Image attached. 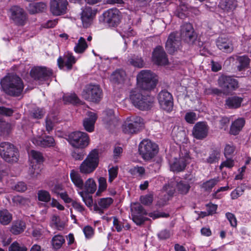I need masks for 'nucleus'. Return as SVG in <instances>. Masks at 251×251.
I'll use <instances>...</instances> for the list:
<instances>
[{
    "instance_id": "1",
    "label": "nucleus",
    "mask_w": 251,
    "mask_h": 251,
    "mask_svg": "<svg viewBox=\"0 0 251 251\" xmlns=\"http://www.w3.org/2000/svg\"><path fill=\"white\" fill-rule=\"evenodd\" d=\"M3 91L8 96L19 97L23 95L25 87L22 79L15 74H8L0 81Z\"/></svg>"
},
{
    "instance_id": "2",
    "label": "nucleus",
    "mask_w": 251,
    "mask_h": 251,
    "mask_svg": "<svg viewBox=\"0 0 251 251\" xmlns=\"http://www.w3.org/2000/svg\"><path fill=\"white\" fill-rule=\"evenodd\" d=\"M129 99L133 105L141 110L150 109L153 102V99L149 95L144 94L142 90L138 88L130 91Z\"/></svg>"
},
{
    "instance_id": "3",
    "label": "nucleus",
    "mask_w": 251,
    "mask_h": 251,
    "mask_svg": "<svg viewBox=\"0 0 251 251\" xmlns=\"http://www.w3.org/2000/svg\"><path fill=\"white\" fill-rule=\"evenodd\" d=\"M138 87L142 90L150 91L156 87L157 76L150 70H142L137 75Z\"/></svg>"
},
{
    "instance_id": "4",
    "label": "nucleus",
    "mask_w": 251,
    "mask_h": 251,
    "mask_svg": "<svg viewBox=\"0 0 251 251\" xmlns=\"http://www.w3.org/2000/svg\"><path fill=\"white\" fill-rule=\"evenodd\" d=\"M190 160L189 151L184 148H180L178 156L170 161V170L176 173L183 171L187 165L190 163Z\"/></svg>"
},
{
    "instance_id": "5",
    "label": "nucleus",
    "mask_w": 251,
    "mask_h": 251,
    "mask_svg": "<svg viewBox=\"0 0 251 251\" xmlns=\"http://www.w3.org/2000/svg\"><path fill=\"white\" fill-rule=\"evenodd\" d=\"M99 163L98 151L94 149L87 155L85 159L79 166V171L85 175L93 173L98 167Z\"/></svg>"
},
{
    "instance_id": "6",
    "label": "nucleus",
    "mask_w": 251,
    "mask_h": 251,
    "mask_svg": "<svg viewBox=\"0 0 251 251\" xmlns=\"http://www.w3.org/2000/svg\"><path fill=\"white\" fill-rule=\"evenodd\" d=\"M0 156L8 162H16L18 160V149L8 142L0 144Z\"/></svg>"
},
{
    "instance_id": "7",
    "label": "nucleus",
    "mask_w": 251,
    "mask_h": 251,
    "mask_svg": "<svg viewBox=\"0 0 251 251\" xmlns=\"http://www.w3.org/2000/svg\"><path fill=\"white\" fill-rule=\"evenodd\" d=\"M139 151L144 160H149L157 153L158 147L156 144L150 140H144L139 145Z\"/></svg>"
},
{
    "instance_id": "8",
    "label": "nucleus",
    "mask_w": 251,
    "mask_h": 251,
    "mask_svg": "<svg viewBox=\"0 0 251 251\" xmlns=\"http://www.w3.org/2000/svg\"><path fill=\"white\" fill-rule=\"evenodd\" d=\"M82 96L87 100L98 103L102 97V91L98 85L89 84L83 89Z\"/></svg>"
},
{
    "instance_id": "9",
    "label": "nucleus",
    "mask_w": 251,
    "mask_h": 251,
    "mask_svg": "<svg viewBox=\"0 0 251 251\" xmlns=\"http://www.w3.org/2000/svg\"><path fill=\"white\" fill-rule=\"evenodd\" d=\"M68 142L74 147L84 148L88 146L89 138L86 133L81 131H75L69 134Z\"/></svg>"
},
{
    "instance_id": "10",
    "label": "nucleus",
    "mask_w": 251,
    "mask_h": 251,
    "mask_svg": "<svg viewBox=\"0 0 251 251\" xmlns=\"http://www.w3.org/2000/svg\"><path fill=\"white\" fill-rule=\"evenodd\" d=\"M143 119L135 116L127 118V122L122 126L123 131L126 134H134L139 132L143 128Z\"/></svg>"
},
{
    "instance_id": "11",
    "label": "nucleus",
    "mask_w": 251,
    "mask_h": 251,
    "mask_svg": "<svg viewBox=\"0 0 251 251\" xmlns=\"http://www.w3.org/2000/svg\"><path fill=\"white\" fill-rule=\"evenodd\" d=\"M103 21L110 27L117 26L122 18L121 12L117 8H112L105 11L103 14Z\"/></svg>"
},
{
    "instance_id": "12",
    "label": "nucleus",
    "mask_w": 251,
    "mask_h": 251,
    "mask_svg": "<svg viewBox=\"0 0 251 251\" xmlns=\"http://www.w3.org/2000/svg\"><path fill=\"white\" fill-rule=\"evenodd\" d=\"M180 36L181 39L189 45L195 43L197 39V34L195 31L192 25L184 23L180 27Z\"/></svg>"
},
{
    "instance_id": "13",
    "label": "nucleus",
    "mask_w": 251,
    "mask_h": 251,
    "mask_svg": "<svg viewBox=\"0 0 251 251\" xmlns=\"http://www.w3.org/2000/svg\"><path fill=\"white\" fill-rule=\"evenodd\" d=\"M31 76L39 82L49 80L52 75V70L46 67H35L31 69Z\"/></svg>"
},
{
    "instance_id": "14",
    "label": "nucleus",
    "mask_w": 251,
    "mask_h": 251,
    "mask_svg": "<svg viewBox=\"0 0 251 251\" xmlns=\"http://www.w3.org/2000/svg\"><path fill=\"white\" fill-rule=\"evenodd\" d=\"M181 46V38L179 34L176 32L170 34L166 41L165 48L170 54H173L180 49Z\"/></svg>"
},
{
    "instance_id": "15",
    "label": "nucleus",
    "mask_w": 251,
    "mask_h": 251,
    "mask_svg": "<svg viewBox=\"0 0 251 251\" xmlns=\"http://www.w3.org/2000/svg\"><path fill=\"white\" fill-rule=\"evenodd\" d=\"M219 86L223 89V94H231L235 89V80L230 76L222 75L218 80Z\"/></svg>"
},
{
    "instance_id": "16",
    "label": "nucleus",
    "mask_w": 251,
    "mask_h": 251,
    "mask_svg": "<svg viewBox=\"0 0 251 251\" xmlns=\"http://www.w3.org/2000/svg\"><path fill=\"white\" fill-rule=\"evenodd\" d=\"M158 100L161 107L169 112L173 107V99L171 93L166 90H162L158 94Z\"/></svg>"
},
{
    "instance_id": "17",
    "label": "nucleus",
    "mask_w": 251,
    "mask_h": 251,
    "mask_svg": "<svg viewBox=\"0 0 251 251\" xmlns=\"http://www.w3.org/2000/svg\"><path fill=\"white\" fill-rule=\"evenodd\" d=\"M11 19L17 25H24L26 20V14L24 10L16 5L13 6L10 9Z\"/></svg>"
},
{
    "instance_id": "18",
    "label": "nucleus",
    "mask_w": 251,
    "mask_h": 251,
    "mask_svg": "<svg viewBox=\"0 0 251 251\" xmlns=\"http://www.w3.org/2000/svg\"><path fill=\"white\" fill-rule=\"evenodd\" d=\"M209 126L204 122L197 123L192 129L193 137L198 140H203L205 138L208 133Z\"/></svg>"
},
{
    "instance_id": "19",
    "label": "nucleus",
    "mask_w": 251,
    "mask_h": 251,
    "mask_svg": "<svg viewBox=\"0 0 251 251\" xmlns=\"http://www.w3.org/2000/svg\"><path fill=\"white\" fill-rule=\"evenodd\" d=\"M68 2L67 0H51L50 11L53 15L59 16L66 12Z\"/></svg>"
},
{
    "instance_id": "20",
    "label": "nucleus",
    "mask_w": 251,
    "mask_h": 251,
    "mask_svg": "<svg viewBox=\"0 0 251 251\" xmlns=\"http://www.w3.org/2000/svg\"><path fill=\"white\" fill-rule=\"evenodd\" d=\"M152 60L157 65L164 66L168 64L169 60L163 48L161 46L155 48L152 52Z\"/></svg>"
},
{
    "instance_id": "21",
    "label": "nucleus",
    "mask_w": 251,
    "mask_h": 251,
    "mask_svg": "<svg viewBox=\"0 0 251 251\" xmlns=\"http://www.w3.org/2000/svg\"><path fill=\"white\" fill-rule=\"evenodd\" d=\"M32 141L35 145L43 148L53 147L55 145L54 139L50 136L35 137L32 139Z\"/></svg>"
},
{
    "instance_id": "22",
    "label": "nucleus",
    "mask_w": 251,
    "mask_h": 251,
    "mask_svg": "<svg viewBox=\"0 0 251 251\" xmlns=\"http://www.w3.org/2000/svg\"><path fill=\"white\" fill-rule=\"evenodd\" d=\"M87 116L88 117L85 118L83 121V126L85 130L91 132L94 130L97 116L96 113L92 112H88Z\"/></svg>"
},
{
    "instance_id": "23",
    "label": "nucleus",
    "mask_w": 251,
    "mask_h": 251,
    "mask_svg": "<svg viewBox=\"0 0 251 251\" xmlns=\"http://www.w3.org/2000/svg\"><path fill=\"white\" fill-rule=\"evenodd\" d=\"M113 202V200L111 198L100 199L98 201V204H94V209L95 211L102 214L104 213L103 210L108 208Z\"/></svg>"
},
{
    "instance_id": "24",
    "label": "nucleus",
    "mask_w": 251,
    "mask_h": 251,
    "mask_svg": "<svg viewBox=\"0 0 251 251\" xmlns=\"http://www.w3.org/2000/svg\"><path fill=\"white\" fill-rule=\"evenodd\" d=\"M75 62V59L74 56L68 53L66 55L64 59L61 57H59L57 60L58 67L60 69H62L64 65L66 66L68 70H71L72 68L73 64Z\"/></svg>"
},
{
    "instance_id": "25",
    "label": "nucleus",
    "mask_w": 251,
    "mask_h": 251,
    "mask_svg": "<svg viewBox=\"0 0 251 251\" xmlns=\"http://www.w3.org/2000/svg\"><path fill=\"white\" fill-rule=\"evenodd\" d=\"M236 61L238 63L237 68L239 72L244 73L249 67L251 60L247 56H239L236 58Z\"/></svg>"
},
{
    "instance_id": "26",
    "label": "nucleus",
    "mask_w": 251,
    "mask_h": 251,
    "mask_svg": "<svg viewBox=\"0 0 251 251\" xmlns=\"http://www.w3.org/2000/svg\"><path fill=\"white\" fill-rule=\"evenodd\" d=\"M70 177L75 185L79 189H83L84 182L80 174L73 170L70 173Z\"/></svg>"
},
{
    "instance_id": "27",
    "label": "nucleus",
    "mask_w": 251,
    "mask_h": 251,
    "mask_svg": "<svg viewBox=\"0 0 251 251\" xmlns=\"http://www.w3.org/2000/svg\"><path fill=\"white\" fill-rule=\"evenodd\" d=\"M47 8V5L44 2H37L30 3L28 7V11L31 14L43 12Z\"/></svg>"
},
{
    "instance_id": "28",
    "label": "nucleus",
    "mask_w": 251,
    "mask_h": 251,
    "mask_svg": "<svg viewBox=\"0 0 251 251\" xmlns=\"http://www.w3.org/2000/svg\"><path fill=\"white\" fill-rule=\"evenodd\" d=\"M105 117L103 118V122L109 126H115L117 122V119L114 115L113 109H108L105 111Z\"/></svg>"
},
{
    "instance_id": "29",
    "label": "nucleus",
    "mask_w": 251,
    "mask_h": 251,
    "mask_svg": "<svg viewBox=\"0 0 251 251\" xmlns=\"http://www.w3.org/2000/svg\"><path fill=\"white\" fill-rule=\"evenodd\" d=\"M218 48L223 51L230 52L233 50L232 46L226 39L219 38L216 42Z\"/></svg>"
},
{
    "instance_id": "30",
    "label": "nucleus",
    "mask_w": 251,
    "mask_h": 251,
    "mask_svg": "<svg viewBox=\"0 0 251 251\" xmlns=\"http://www.w3.org/2000/svg\"><path fill=\"white\" fill-rule=\"evenodd\" d=\"M26 225L22 221H17L13 223L11 227L10 231L14 235H18L25 230Z\"/></svg>"
},
{
    "instance_id": "31",
    "label": "nucleus",
    "mask_w": 251,
    "mask_h": 251,
    "mask_svg": "<svg viewBox=\"0 0 251 251\" xmlns=\"http://www.w3.org/2000/svg\"><path fill=\"white\" fill-rule=\"evenodd\" d=\"M126 76V74L125 71L122 69H118L112 74L111 78L113 81L120 83L124 81Z\"/></svg>"
},
{
    "instance_id": "32",
    "label": "nucleus",
    "mask_w": 251,
    "mask_h": 251,
    "mask_svg": "<svg viewBox=\"0 0 251 251\" xmlns=\"http://www.w3.org/2000/svg\"><path fill=\"white\" fill-rule=\"evenodd\" d=\"M12 220V216L6 209L0 210V223L3 225H8Z\"/></svg>"
},
{
    "instance_id": "33",
    "label": "nucleus",
    "mask_w": 251,
    "mask_h": 251,
    "mask_svg": "<svg viewBox=\"0 0 251 251\" xmlns=\"http://www.w3.org/2000/svg\"><path fill=\"white\" fill-rule=\"evenodd\" d=\"M83 189L89 194L94 193L97 189V184L95 180L92 178L88 179L84 183Z\"/></svg>"
},
{
    "instance_id": "34",
    "label": "nucleus",
    "mask_w": 251,
    "mask_h": 251,
    "mask_svg": "<svg viewBox=\"0 0 251 251\" xmlns=\"http://www.w3.org/2000/svg\"><path fill=\"white\" fill-rule=\"evenodd\" d=\"M45 114V112L43 108L36 107L30 111L29 116L32 119H40L44 117Z\"/></svg>"
},
{
    "instance_id": "35",
    "label": "nucleus",
    "mask_w": 251,
    "mask_h": 251,
    "mask_svg": "<svg viewBox=\"0 0 251 251\" xmlns=\"http://www.w3.org/2000/svg\"><path fill=\"white\" fill-rule=\"evenodd\" d=\"M87 47L88 45L85 39L83 37H81L79 39L78 43L74 48V50L76 53H81L86 50Z\"/></svg>"
},
{
    "instance_id": "36",
    "label": "nucleus",
    "mask_w": 251,
    "mask_h": 251,
    "mask_svg": "<svg viewBox=\"0 0 251 251\" xmlns=\"http://www.w3.org/2000/svg\"><path fill=\"white\" fill-rule=\"evenodd\" d=\"M128 62L130 65L140 68L143 67L144 66L143 59L141 57L135 55L129 58Z\"/></svg>"
},
{
    "instance_id": "37",
    "label": "nucleus",
    "mask_w": 251,
    "mask_h": 251,
    "mask_svg": "<svg viewBox=\"0 0 251 251\" xmlns=\"http://www.w3.org/2000/svg\"><path fill=\"white\" fill-rule=\"evenodd\" d=\"M176 188L179 193L182 195H185L189 192L190 186L188 182L180 181L177 183Z\"/></svg>"
},
{
    "instance_id": "38",
    "label": "nucleus",
    "mask_w": 251,
    "mask_h": 251,
    "mask_svg": "<svg viewBox=\"0 0 251 251\" xmlns=\"http://www.w3.org/2000/svg\"><path fill=\"white\" fill-rule=\"evenodd\" d=\"M64 242L65 239L60 235L54 236L51 240L52 247L55 250L60 249Z\"/></svg>"
},
{
    "instance_id": "39",
    "label": "nucleus",
    "mask_w": 251,
    "mask_h": 251,
    "mask_svg": "<svg viewBox=\"0 0 251 251\" xmlns=\"http://www.w3.org/2000/svg\"><path fill=\"white\" fill-rule=\"evenodd\" d=\"M11 128L10 124L5 122L0 123V135L7 136L11 132Z\"/></svg>"
},
{
    "instance_id": "40",
    "label": "nucleus",
    "mask_w": 251,
    "mask_h": 251,
    "mask_svg": "<svg viewBox=\"0 0 251 251\" xmlns=\"http://www.w3.org/2000/svg\"><path fill=\"white\" fill-rule=\"evenodd\" d=\"M134 204L135 206H132L131 208L132 214H135L138 215H148V213L140 204L134 203Z\"/></svg>"
},
{
    "instance_id": "41",
    "label": "nucleus",
    "mask_w": 251,
    "mask_h": 251,
    "mask_svg": "<svg viewBox=\"0 0 251 251\" xmlns=\"http://www.w3.org/2000/svg\"><path fill=\"white\" fill-rule=\"evenodd\" d=\"M37 195L38 200L40 201L47 202L51 200V196L47 191L44 190H39L38 192Z\"/></svg>"
},
{
    "instance_id": "42",
    "label": "nucleus",
    "mask_w": 251,
    "mask_h": 251,
    "mask_svg": "<svg viewBox=\"0 0 251 251\" xmlns=\"http://www.w3.org/2000/svg\"><path fill=\"white\" fill-rule=\"evenodd\" d=\"M64 103L67 104L68 103L72 104L79 103L80 101L76 94H73L70 95L64 96L63 98Z\"/></svg>"
},
{
    "instance_id": "43",
    "label": "nucleus",
    "mask_w": 251,
    "mask_h": 251,
    "mask_svg": "<svg viewBox=\"0 0 251 251\" xmlns=\"http://www.w3.org/2000/svg\"><path fill=\"white\" fill-rule=\"evenodd\" d=\"M50 225L52 227L61 230L63 228L64 225L60 223V219L59 216L53 215L51 217Z\"/></svg>"
},
{
    "instance_id": "44",
    "label": "nucleus",
    "mask_w": 251,
    "mask_h": 251,
    "mask_svg": "<svg viewBox=\"0 0 251 251\" xmlns=\"http://www.w3.org/2000/svg\"><path fill=\"white\" fill-rule=\"evenodd\" d=\"M233 0H221L219 6L223 10H229L234 7Z\"/></svg>"
},
{
    "instance_id": "45",
    "label": "nucleus",
    "mask_w": 251,
    "mask_h": 251,
    "mask_svg": "<svg viewBox=\"0 0 251 251\" xmlns=\"http://www.w3.org/2000/svg\"><path fill=\"white\" fill-rule=\"evenodd\" d=\"M99 189L96 193V195L99 196L100 193L104 191L107 187L106 180L103 177H100L99 179Z\"/></svg>"
},
{
    "instance_id": "46",
    "label": "nucleus",
    "mask_w": 251,
    "mask_h": 251,
    "mask_svg": "<svg viewBox=\"0 0 251 251\" xmlns=\"http://www.w3.org/2000/svg\"><path fill=\"white\" fill-rule=\"evenodd\" d=\"M131 216L133 221L138 226L143 225L145 221L149 220L148 218L144 217L142 215L132 214Z\"/></svg>"
},
{
    "instance_id": "47",
    "label": "nucleus",
    "mask_w": 251,
    "mask_h": 251,
    "mask_svg": "<svg viewBox=\"0 0 251 251\" xmlns=\"http://www.w3.org/2000/svg\"><path fill=\"white\" fill-rule=\"evenodd\" d=\"M220 158V152L217 150L212 151L209 157L206 159V162L212 164L217 161Z\"/></svg>"
},
{
    "instance_id": "48",
    "label": "nucleus",
    "mask_w": 251,
    "mask_h": 251,
    "mask_svg": "<svg viewBox=\"0 0 251 251\" xmlns=\"http://www.w3.org/2000/svg\"><path fill=\"white\" fill-rule=\"evenodd\" d=\"M27 248L24 245L21 246L19 243L15 241L9 247V251H26Z\"/></svg>"
},
{
    "instance_id": "49",
    "label": "nucleus",
    "mask_w": 251,
    "mask_h": 251,
    "mask_svg": "<svg viewBox=\"0 0 251 251\" xmlns=\"http://www.w3.org/2000/svg\"><path fill=\"white\" fill-rule=\"evenodd\" d=\"M40 172L38 165H34L29 168L28 174L32 178H36L40 175Z\"/></svg>"
},
{
    "instance_id": "50",
    "label": "nucleus",
    "mask_w": 251,
    "mask_h": 251,
    "mask_svg": "<svg viewBox=\"0 0 251 251\" xmlns=\"http://www.w3.org/2000/svg\"><path fill=\"white\" fill-rule=\"evenodd\" d=\"M218 180L217 178L210 179L202 184V187L205 191H209L217 183Z\"/></svg>"
},
{
    "instance_id": "51",
    "label": "nucleus",
    "mask_w": 251,
    "mask_h": 251,
    "mask_svg": "<svg viewBox=\"0 0 251 251\" xmlns=\"http://www.w3.org/2000/svg\"><path fill=\"white\" fill-rule=\"evenodd\" d=\"M96 12L97 11L95 9H92L91 7L86 6L82 12L81 16L94 18Z\"/></svg>"
},
{
    "instance_id": "52",
    "label": "nucleus",
    "mask_w": 251,
    "mask_h": 251,
    "mask_svg": "<svg viewBox=\"0 0 251 251\" xmlns=\"http://www.w3.org/2000/svg\"><path fill=\"white\" fill-rule=\"evenodd\" d=\"M129 172L132 175L138 174L139 176H142L145 174V170L143 167L137 166L130 169Z\"/></svg>"
},
{
    "instance_id": "53",
    "label": "nucleus",
    "mask_w": 251,
    "mask_h": 251,
    "mask_svg": "<svg viewBox=\"0 0 251 251\" xmlns=\"http://www.w3.org/2000/svg\"><path fill=\"white\" fill-rule=\"evenodd\" d=\"M30 155L38 163H42L44 161V157L42 153L39 151L32 150L30 151Z\"/></svg>"
},
{
    "instance_id": "54",
    "label": "nucleus",
    "mask_w": 251,
    "mask_h": 251,
    "mask_svg": "<svg viewBox=\"0 0 251 251\" xmlns=\"http://www.w3.org/2000/svg\"><path fill=\"white\" fill-rule=\"evenodd\" d=\"M118 173V167L117 166L113 167L108 170L109 178L108 181L112 182L113 180L117 177Z\"/></svg>"
},
{
    "instance_id": "55",
    "label": "nucleus",
    "mask_w": 251,
    "mask_h": 251,
    "mask_svg": "<svg viewBox=\"0 0 251 251\" xmlns=\"http://www.w3.org/2000/svg\"><path fill=\"white\" fill-rule=\"evenodd\" d=\"M141 203L145 205L151 204L153 201V195L151 194L141 196L140 198Z\"/></svg>"
},
{
    "instance_id": "56",
    "label": "nucleus",
    "mask_w": 251,
    "mask_h": 251,
    "mask_svg": "<svg viewBox=\"0 0 251 251\" xmlns=\"http://www.w3.org/2000/svg\"><path fill=\"white\" fill-rule=\"evenodd\" d=\"M12 201L16 205H24L27 203V199L18 195L13 197Z\"/></svg>"
},
{
    "instance_id": "57",
    "label": "nucleus",
    "mask_w": 251,
    "mask_h": 251,
    "mask_svg": "<svg viewBox=\"0 0 251 251\" xmlns=\"http://www.w3.org/2000/svg\"><path fill=\"white\" fill-rule=\"evenodd\" d=\"M163 189L166 191L167 193V195H166V197H169V200L170 199V198L174 196L175 193V187L170 184L168 185H165L163 187Z\"/></svg>"
},
{
    "instance_id": "58",
    "label": "nucleus",
    "mask_w": 251,
    "mask_h": 251,
    "mask_svg": "<svg viewBox=\"0 0 251 251\" xmlns=\"http://www.w3.org/2000/svg\"><path fill=\"white\" fill-rule=\"evenodd\" d=\"M246 123V120L243 117H240L236 119V135L237 132L240 131Z\"/></svg>"
},
{
    "instance_id": "59",
    "label": "nucleus",
    "mask_w": 251,
    "mask_h": 251,
    "mask_svg": "<svg viewBox=\"0 0 251 251\" xmlns=\"http://www.w3.org/2000/svg\"><path fill=\"white\" fill-rule=\"evenodd\" d=\"M249 98H247V94H243L241 96H236V108L240 107L244 101H246L245 104H246Z\"/></svg>"
},
{
    "instance_id": "60",
    "label": "nucleus",
    "mask_w": 251,
    "mask_h": 251,
    "mask_svg": "<svg viewBox=\"0 0 251 251\" xmlns=\"http://www.w3.org/2000/svg\"><path fill=\"white\" fill-rule=\"evenodd\" d=\"M185 119L187 122L190 124H193L197 120L196 114L194 112H188L186 114Z\"/></svg>"
},
{
    "instance_id": "61",
    "label": "nucleus",
    "mask_w": 251,
    "mask_h": 251,
    "mask_svg": "<svg viewBox=\"0 0 251 251\" xmlns=\"http://www.w3.org/2000/svg\"><path fill=\"white\" fill-rule=\"evenodd\" d=\"M14 113V110L10 108L0 106V115L5 116H11Z\"/></svg>"
},
{
    "instance_id": "62",
    "label": "nucleus",
    "mask_w": 251,
    "mask_h": 251,
    "mask_svg": "<svg viewBox=\"0 0 251 251\" xmlns=\"http://www.w3.org/2000/svg\"><path fill=\"white\" fill-rule=\"evenodd\" d=\"M206 92L208 95H215L217 96L221 95L222 93H223V89L220 90L217 88H209L206 89Z\"/></svg>"
},
{
    "instance_id": "63",
    "label": "nucleus",
    "mask_w": 251,
    "mask_h": 251,
    "mask_svg": "<svg viewBox=\"0 0 251 251\" xmlns=\"http://www.w3.org/2000/svg\"><path fill=\"white\" fill-rule=\"evenodd\" d=\"M26 189V184L22 181L18 182L14 186V190L19 192H23Z\"/></svg>"
},
{
    "instance_id": "64",
    "label": "nucleus",
    "mask_w": 251,
    "mask_h": 251,
    "mask_svg": "<svg viewBox=\"0 0 251 251\" xmlns=\"http://www.w3.org/2000/svg\"><path fill=\"white\" fill-rule=\"evenodd\" d=\"M72 156L75 160H81L84 158V153L82 151L75 150L72 152Z\"/></svg>"
}]
</instances>
